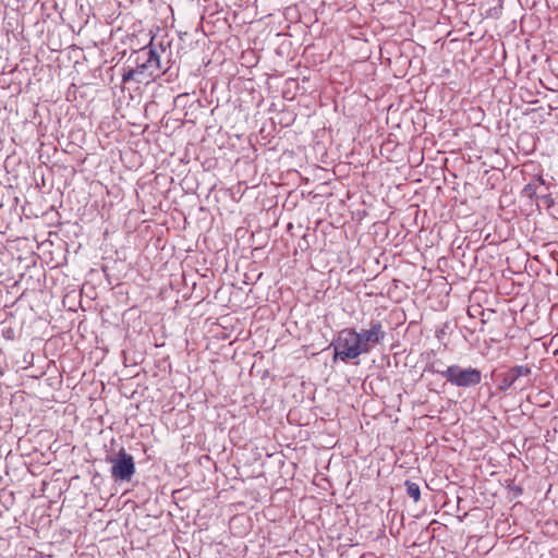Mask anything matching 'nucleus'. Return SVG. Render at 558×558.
<instances>
[{
  "mask_svg": "<svg viewBox=\"0 0 558 558\" xmlns=\"http://www.w3.org/2000/svg\"><path fill=\"white\" fill-rule=\"evenodd\" d=\"M161 70L160 57L153 49L151 45L134 51L123 66L122 82L131 81L143 83L145 80L155 77Z\"/></svg>",
  "mask_w": 558,
  "mask_h": 558,
  "instance_id": "obj_1",
  "label": "nucleus"
},
{
  "mask_svg": "<svg viewBox=\"0 0 558 558\" xmlns=\"http://www.w3.org/2000/svg\"><path fill=\"white\" fill-rule=\"evenodd\" d=\"M429 365V372L445 377L449 384L458 388L475 387L482 381V372L472 366L462 367L459 364H452L446 368H436V363Z\"/></svg>",
  "mask_w": 558,
  "mask_h": 558,
  "instance_id": "obj_2",
  "label": "nucleus"
},
{
  "mask_svg": "<svg viewBox=\"0 0 558 558\" xmlns=\"http://www.w3.org/2000/svg\"><path fill=\"white\" fill-rule=\"evenodd\" d=\"M335 350V360L339 359L342 362L357 359L364 354L361 345V339L357 331L353 328H345L341 330L332 343Z\"/></svg>",
  "mask_w": 558,
  "mask_h": 558,
  "instance_id": "obj_3",
  "label": "nucleus"
},
{
  "mask_svg": "<svg viewBox=\"0 0 558 558\" xmlns=\"http://www.w3.org/2000/svg\"><path fill=\"white\" fill-rule=\"evenodd\" d=\"M107 462L111 464V477L116 482H130L135 474L134 458L121 448L114 457H107Z\"/></svg>",
  "mask_w": 558,
  "mask_h": 558,
  "instance_id": "obj_4",
  "label": "nucleus"
},
{
  "mask_svg": "<svg viewBox=\"0 0 558 558\" xmlns=\"http://www.w3.org/2000/svg\"><path fill=\"white\" fill-rule=\"evenodd\" d=\"M532 373L531 367L527 365H517L508 371L500 373L497 375L498 385L497 388L499 391L506 392L511 388H517L521 385L522 379L529 377Z\"/></svg>",
  "mask_w": 558,
  "mask_h": 558,
  "instance_id": "obj_5",
  "label": "nucleus"
},
{
  "mask_svg": "<svg viewBox=\"0 0 558 558\" xmlns=\"http://www.w3.org/2000/svg\"><path fill=\"white\" fill-rule=\"evenodd\" d=\"M357 335L361 339L364 354L368 353L373 347L380 344L386 338V331L379 320H372L369 328L357 331Z\"/></svg>",
  "mask_w": 558,
  "mask_h": 558,
  "instance_id": "obj_6",
  "label": "nucleus"
},
{
  "mask_svg": "<svg viewBox=\"0 0 558 558\" xmlns=\"http://www.w3.org/2000/svg\"><path fill=\"white\" fill-rule=\"evenodd\" d=\"M542 186H546L543 175H535L527 184L524 185L522 195L530 199H537L539 195L538 190Z\"/></svg>",
  "mask_w": 558,
  "mask_h": 558,
  "instance_id": "obj_7",
  "label": "nucleus"
},
{
  "mask_svg": "<svg viewBox=\"0 0 558 558\" xmlns=\"http://www.w3.org/2000/svg\"><path fill=\"white\" fill-rule=\"evenodd\" d=\"M405 490L409 497L413 499L414 502H417L421 498V489L420 486L411 481H405L404 483Z\"/></svg>",
  "mask_w": 558,
  "mask_h": 558,
  "instance_id": "obj_8",
  "label": "nucleus"
},
{
  "mask_svg": "<svg viewBox=\"0 0 558 558\" xmlns=\"http://www.w3.org/2000/svg\"><path fill=\"white\" fill-rule=\"evenodd\" d=\"M468 313L472 317L481 316L483 323L487 322L489 316L494 314V312H484L480 305L470 306Z\"/></svg>",
  "mask_w": 558,
  "mask_h": 558,
  "instance_id": "obj_9",
  "label": "nucleus"
},
{
  "mask_svg": "<svg viewBox=\"0 0 558 558\" xmlns=\"http://www.w3.org/2000/svg\"><path fill=\"white\" fill-rule=\"evenodd\" d=\"M537 199L546 207L550 208L555 205L551 194H539Z\"/></svg>",
  "mask_w": 558,
  "mask_h": 558,
  "instance_id": "obj_10",
  "label": "nucleus"
},
{
  "mask_svg": "<svg viewBox=\"0 0 558 558\" xmlns=\"http://www.w3.org/2000/svg\"><path fill=\"white\" fill-rule=\"evenodd\" d=\"M508 489H509V493L512 495L513 498L519 497L523 493V489L520 486H517V485L508 486Z\"/></svg>",
  "mask_w": 558,
  "mask_h": 558,
  "instance_id": "obj_11",
  "label": "nucleus"
}]
</instances>
